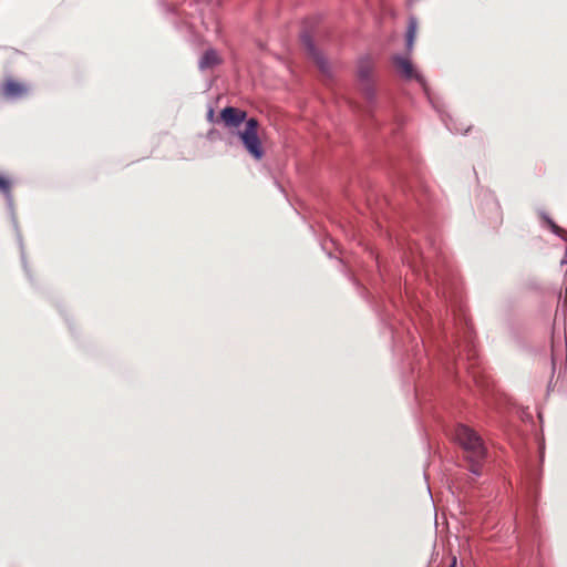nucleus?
<instances>
[{"mask_svg": "<svg viewBox=\"0 0 567 567\" xmlns=\"http://www.w3.org/2000/svg\"><path fill=\"white\" fill-rule=\"evenodd\" d=\"M455 439L466 453L471 463V471L480 473V462L486 455V447L477 433L466 425H458L455 430Z\"/></svg>", "mask_w": 567, "mask_h": 567, "instance_id": "1", "label": "nucleus"}, {"mask_svg": "<svg viewBox=\"0 0 567 567\" xmlns=\"http://www.w3.org/2000/svg\"><path fill=\"white\" fill-rule=\"evenodd\" d=\"M258 121L251 117L245 122V128L238 133L244 147L255 159H261L264 156V148L258 136Z\"/></svg>", "mask_w": 567, "mask_h": 567, "instance_id": "2", "label": "nucleus"}, {"mask_svg": "<svg viewBox=\"0 0 567 567\" xmlns=\"http://www.w3.org/2000/svg\"><path fill=\"white\" fill-rule=\"evenodd\" d=\"M373 62L370 58H362L358 63V78L360 80L361 90L368 100L374 96L372 84Z\"/></svg>", "mask_w": 567, "mask_h": 567, "instance_id": "3", "label": "nucleus"}, {"mask_svg": "<svg viewBox=\"0 0 567 567\" xmlns=\"http://www.w3.org/2000/svg\"><path fill=\"white\" fill-rule=\"evenodd\" d=\"M29 93L27 83L18 81L13 78H7L0 85V94L8 100L21 99Z\"/></svg>", "mask_w": 567, "mask_h": 567, "instance_id": "4", "label": "nucleus"}, {"mask_svg": "<svg viewBox=\"0 0 567 567\" xmlns=\"http://www.w3.org/2000/svg\"><path fill=\"white\" fill-rule=\"evenodd\" d=\"M246 117L247 113L245 111L233 106H227L220 112V118L227 127H238L245 122Z\"/></svg>", "mask_w": 567, "mask_h": 567, "instance_id": "5", "label": "nucleus"}, {"mask_svg": "<svg viewBox=\"0 0 567 567\" xmlns=\"http://www.w3.org/2000/svg\"><path fill=\"white\" fill-rule=\"evenodd\" d=\"M302 41L309 56L316 62V64L320 68L322 72H327V62L323 55L320 52H318V50L315 48L310 38L308 35H305L302 38Z\"/></svg>", "mask_w": 567, "mask_h": 567, "instance_id": "6", "label": "nucleus"}, {"mask_svg": "<svg viewBox=\"0 0 567 567\" xmlns=\"http://www.w3.org/2000/svg\"><path fill=\"white\" fill-rule=\"evenodd\" d=\"M394 65L396 70L406 79H412L415 76L413 65L408 59L395 56Z\"/></svg>", "mask_w": 567, "mask_h": 567, "instance_id": "7", "label": "nucleus"}, {"mask_svg": "<svg viewBox=\"0 0 567 567\" xmlns=\"http://www.w3.org/2000/svg\"><path fill=\"white\" fill-rule=\"evenodd\" d=\"M218 63H219V58H218V54L216 53V51L208 50L200 58L199 66H200V69H208V68L215 66Z\"/></svg>", "mask_w": 567, "mask_h": 567, "instance_id": "8", "label": "nucleus"}, {"mask_svg": "<svg viewBox=\"0 0 567 567\" xmlns=\"http://www.w3.org/2000/svg\"><path fill=\"white\" fill-rule=\"evenodd\" d=\"M416 21L414 19H411L406 33V44L409 50H411L413 47L414 38L416 35Z\"/></svg>", "mask_w": 567, "mask_h": 567, "instance_id": "9", "label": "nucleus"}, {"mask_svg": "<svg viewBox=\"0 0 567 567\" xmlns=\"http://www.w3.org/2000/svg\"><path fill=\"white\" fill-rule=\"evenodd\" d=\"M0 192L7 197H10L11 195V182L2 175H0Z\"/></svg>", "mask_w": 567, "mask_h": 567, "instance_id": "10", "label": "nucleus"}, {"mask_svg": "<svg viewBox=\"0 0 567 567\" xmlns=\"http://www.w3.org/2000/svg\"><path fill=\"white\" fill-rule=\"evenodd\" d=\"M561 264H567V248H566V251H565V256L561 260Z\"/></svg>", "mask_w": 567, "mask_h": 567, "instance_id": "11", "label": "nucleus"}, {"mask_svg": "<svg viewBox=\"0 0 567 567\" xmlns=\"http://www.w3.org/2000/svg\"><path fill=\"white\" fill-rule=\"evenodd\" d=\"M449 567H456V558L453 557L452 564Z\"/></svg>", "mask_w": 567, "mask_h": 567, "instance_id": "12", "label": "nucleus"}, {"mask_svg": "<svg viewBox=\"0 0 567 567\" xmlns=\"http://www.w3.org/2000/svg\"><path fill=\"white\" fill-rule=\"evenodd\" d=\"M213 115H214V112H213V110H210V111H209V114H208V117H210V118H212V117H213Z\"/></svg>", "mask_w": 567, "mask_h": 567, "instance_id": "13", "label": "nucleus"}]
</instances>
